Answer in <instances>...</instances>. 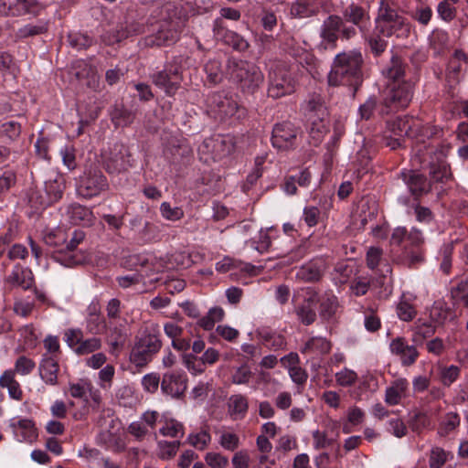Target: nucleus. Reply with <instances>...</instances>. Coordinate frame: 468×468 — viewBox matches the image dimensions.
I'll return each mask as SVG.
<instances>
[{
  "mask_svg": "<svg viewBox=\"0 0 468 468\" xmlns=\"http://www.w3.org/2000/svg\"><path fill=\"white\" fill-rule=\"evenodd\" d=\"M397 314L399 319L408 322L414 318L416 312L410 303L401 302L398 305Z\"/></svg>",
  "mask_w": 468,
  "mask_h": 468,
  "instance_id": "59",
  "label": "nucleus"
},
{
  "mask_svg": "<svg viewBox=\"0 0 468 468\" xmlns=\"http://www.w3.org/2000/svg\"><path fill=\"white\" fill-rule=\"evenodd\" d=\"M238 108V103L232 97L222 93L214 94L207 101V112L214 118L224 119L233 116Z\"/></svg>",
  "mask_w": 468,
  "mask_h": 468,
  "instance_id": "13",
  "label": "nucleus"
},
{
  "mask_svg": "<svg viewBox=\"0 0 468 468\" xmlns=\"http://www.w3.org/2000/svg\"><path fill=\"white\" fill-rule=\"evenodd\" d=\"M326 118L313 120L308 118L310 134L315 142L321 141L322 137L327 133Z\"/></svg>",
  "mask_w": 468,
  "mask_h": 468,
  "instance_id": "35",
  "label": "nucleus"
},
{
  "mask_svg": "<svg viewBox=\"0 0 468 468\" xmlns=\"http://www.w3.org/2000/svg\"><path fill=\"white\" fill-rule=\"evenodd\" d=\"M365 418L364 411L358 407H352L346 412V423L343 426L345 433L351 432L350 426L359 425L363 422Z\"/></svg>",
  "mask_w": 468,
  "mask_h": 468,
  "instance_id": "33",
  "label": "nucleus"
},
{
  "mask_svg": "<svg viewBox=\"0 0 468 468\" xmlns=\"http://www.w3.org/2000/svg\"><path fill=\"white\" fill-rule=\"evenodd\" d=\"M69 214L75 224L90 225L93 221L92 212L80 205H73L69 208Z\"/></svg>",
  "mask_w": 468,
  "mask_h": 468,
  "instance_id": "31",
  "label": "nucleus"
},
{
  "mask_svg": "<svg viewBox=\"0 0 468 468\" xmlns=\"http://www.w3.org/2000/svg\"><path fill=\"white\" fill-rule=\"evenodd\" d=\"M357 378L356 372L347 367L335 373V381L341 387H350L356 382Z\"/></svg>",
  "mask_w": 468,
  "mask_h": 468,
  "instance_id": "37",
  "label": "nucleus"
},
{
  "mask_svg": "<svg viewBox=\"0 0 468 468\" xmlns=\"http://www.w3.org/2000/svg\"><path fill=\"white\" fill-rule=\"evenodd\" d=\"M345 16L346 20L352 22L355 25H357L362 28L360 23H362L366 17V13L364 10L356 5H350L345 13Z\"/></svg>",
  "mask_w": 468,
  "mask_h": 468,
  "instance_id": "48",
  "label": "nucleus"
},
{
  "mask_svg": "<svg viewBox=\"0 0 468 468\" xmlns=\"http://www.w3.org/2000/svg\"><path fill=\"white\" fill-rule=\"evenodd\" d=\"M319 300L321 301L320 315L324 318L331 317L337 308L336 298L334 295H324Z\"/></svg>",
  "mask_w": 468,
  "mask_h": 468,
  "instance_id": "36",
  "label": "nucleus"
},
{
  "mask_svg": "<svg viewBox=\"0 0 468 468\" xmlns=\"http://www.w3.org/2000/svg\"><path fill=\"white\" fill-rule=\"evenodd\" d=\"M106 178L99 171H86L77 183V193L86 198L99 195L106 187Z\"/></svg>",
  "mask_w": 468,
  "mask_h": 468,
  "instance_id": "11",
  "label": "nucleus"
},
{
  "mask_svg": "<svg viewBox=\"0 0 468 468\" xmlns=\"http://www.w3.org/2000/svg\"><path fill=\"white\" fill-rule=\"evenodd\" d=\"M226 41L233 48L239 51L246 50L249 48V43L247 40L234 32L228 33Z\"/></svg>",
  "mask_w": 468,
  "mask_h": 468,
  "instance_id": "56",
  "label": "nucleus"
},
{
  "mask_svg": "<svg viewBox=\"0 0 468 468\" xmlns=\"http://www.w3.org/2000/svg\"><path fill=\"white\" fill-rule=\"evenodd\" d=\"M340 24L341 20L338 16H329L324 23L321 33L322 37L328 43H333L337 37Z\"/></svg>",
  "mask_w": 468,
  "mask_h": 468,
  "instance_id": "32",
  "label": "nucleus"
},
{
  "mask_svg": "<svg viewBox=\"0 0 468 468\" xmlns=\"http://www.w3.org/2000/svg\"><path fill=\"white\" fill-rule=\"evenodd\" d=\"M324 264L322 261H312L302 266L296 272V277L304 282H314L320 279Z\"/></svg>",
  "mask_w": 468,
  "mask_h": 468,
  "instance_id": "27",
  "label": "nucleus"
},
{
  "mask_svg": "<svg viewBox=\"0 0 468 468\" xmlns=\"http://www.w3.org/2000/svg\"><path fill=\"white\" fill-rule=\"evenodd\" d=\"M161 388L164 393L173 398H179L186 389V378L182 374H165L161 383Z\"/></svg>",
  "mask_w": 468,
  "mask_h": 468,
  "instance_id": "16",
  "label": "nucleus"
},
{
  "mask_svg": "<svg viewBox=\"0 0 468 468\" xmlns=\"http://www.w3.org/2000/svg\"><path fill=\"white\" fill-rule=\"evenodd\" d=\"M82 331L80 329H69L65 332V341L74 350L82 341Z\"/></svg>",
  "mask_w": 468,
  "mask_h": 468,
  "instance_id": "61",
  "label": "nucleus"
},
{
  "mask_svg": "<svg viewBox=\"0 0 468 468\" xmlns=\"http://www.w3.org/2000/svg\"><path fill=\"white\" fill-rule=\"evenodd\" d=\"M382 72L388 80L385 90L386 103L394 109L406 107L412 98V86L409 82L400 80L403 75L400 60L398 58H393L390 66L384 69Z\"/></svg>",
  "mask_w": 468,
  "mask_h": 468,
  "instance_id": "3",
  "label": "nucleus"
},
{
  "mask_svg": "<svg viewBox=\"0 0 468 468\" xmlns=\"http://www.w3.org/2000/svg\"><path fill=\"white\" fill-rule=\"evenodd\" d=\"M160 212L164 218L172 221L180 219L184 215L183 210L180 207H173L168 202H163L161 204Z\"/></svg>",
  "mask_w": 468,
  "mask_h": 468,
  "instance_id": "44",
  "label": "nucleus"
},
{
  "mask_svg": "<svg viewBox=\"0 0 468 468\" xmlns=\"http://www.w3.org/2000/svg\"><path fill=\"white\" fill-rule=\"evenodd\" d=\"M21 340L27 348L36 346L37 343V335L31 324H27L19 330Z\"/></svg>",
  "mask_w": 468,
  "mask_h": 468,
  "instance_id": "42",
  "label": "nucleus"
},
{
  "mask_svg": "<svg viewBox=\"0 0 468 468\" xmlns=\"http://www.w3.org/2000/svg\"><path fill=\"white\" fill-rule=\"evenodd\" d=\"M456 4H450V2L441 1L437 6V12L441 19L445 21H451L455 16V5Z\"/></svg>",
  "mask_w": 468,
  "mask_h": 468,
  "instance_id": "50",
  "label": "nucleus"
},
{
  "mask_svg": "<svg viewBox=\"0 0 468 468\" xmlns=\"http://www.w3.org/2000/svg\"><path fill=\"white\" fill-rule=\"evenodd\" d=\"M361 64L362 55L357 50L338 54L328 74L329 84L346 85L356 89L361 82Z\"/></svg>",
  "mask_w": 468,
  "mask_h": 468,
  "instance_id": "2",
  "label": "nucleus"
},
{
  "mask_svg": "<svg viewBox=\"0 0 468 468\" xmlns=\"http://www.w3.org/2000/svg\"><path fill=\"white\" fill-rule=\"evenodd\" d=\"M376 30L382 37L406 38L410 34V25L406 18L399 15L395 10L384 5L381 2L378 16L376 20Z\"/></svg>",
  "mask_w": 468,
  "mask_h": 468,
  "instance_id": "4",
  "label": "nucleus"
},
{
  "mask_svg": "<svg viewBox=\"0 0 468 468\" xmlns=\"http://www.w3.org/2000/svg\"><path fill=\"white\" fill-rule=\"evenodd\" d=\"M388 431L398 438H401L407 433V427L400 419H392L388 421Z\"/></svg>",
  "mask_w": 468,
  "mask_h": 468,
  "instance_id": "60",
  "label": "nucleus"
},
{
  "mask_svg": "<svg viewBox=\"0 0 468 468\" xmlns=\"http://www.w3.org/2000/svg\"><path fill=\"white\" fill-rule=\"evenodd\" d=\"M35 367V362L26 356H20L15 366V370L22 376L29 374Z\"/></svg>",
  "mask_w": 468,
  "mask_h": 468,
  "instance_id": "55",
  "label": "nucleus"
},
{
  "mask_svg": "<svg viewBox=\"0 0 468 468\" xmlns=\"http://www.w3.org/2000/svg\"><path fill=\"white\" fill-rule=\"evenodd\" d=\"M218 444L225 450L233 452L239 448V434L229 427H221L216 431Z\"/></svg>",
  "mask_w": 468,
  "mask_h": 468,
  "instance_id": "23",
  "label": "nucleus"
},
{
  "mask_svg": "<svg viewBox=\"0 0 468 468\" xmlns=\"http://www.w3.org/2000/svg\"><path fill=\"white\" fill-rule=\"evenodd\" d=\"M101 346V339L98 337H91L82 340L80 345L75 347V352L79 355H86L100 349Z\"/></svg>",
  "mask_w": 468,
  "mask_h": 468,
  "instance_id": "40",
  "label": "nucleus"
},
{
  "mask_svg": "<svg viewBox=\"0 0 468 468\" xmlns=\"http://www.w3.org/2000/svg\"><path fill=\"white\" fill-rule=\"evenodd\" d=\"M249 408L248 399L244 395L235 394L228 401V413L234 420L243 419Z\"/></svg>",
  "mask_w": 468,
  "mask_h": 468,
  "instance_id": "24",
  "label": "nucleus"
},
{
  "mask_svg": "<svg viewBox=\"0 0 468 468\" xmlns=\"http://www.w3.org/2000/svg\"><path fill=\"white\" fill-rule=\"evenodd\" d=\"M390 350L393 354L399 356L402 364H413L419 353L414 346L408 345L403 338H396L390 343Z\"/></svg>",
  "mask_w": 468,
  "mask_h": 468,
  "instance_id": "19",
  "label": "nucleus"
},
{
  "mask_svg": "<svg viewBox=\"0 0 468 468\" xmlns=\"http://www.w3.org/2000/svg\"><path fill=\"white\" fill-rule=\"evenodd\" d=\"M235 147V140L231 135H214L206 138L198 146V155L207 164L219 161L229 155Z\"/></svg>",
  "mask_w": 468,
  "mask_h": 468,
  "instance_id": "5",
  "label": "nucleus"
},
{
  "mask_svg": "<svg viewBox=\"0 0 468 468\" xmlns=\"http://www.w3.org/2000/svg\"><path fill=\"white\" fill-rule=\"evenodd\" d=\"M114 373L115 369L112 365H107L100 370L99 378L101 381L100 385L101 388H106L107 387H110Z\"/></svg>",
  "mask_w": 468,
  "mask_h": 468,
  "instance_id": "62",
  "label": "nucleus"
},
{
  "mask_svg": "<svg viewBox=\"0 0 468 468\" xmlns=\"http://www.w3.org/2000/svg\"><path fill=\"white\" fill-rule=\"evenodd\" d=\"M435 146L429 144L428 146L418 145L414 149L416 158L420 159V164L425 166L431 165V174L436 181L447 180L450 177L448 166L444 164L443 158L446 155V149L441 147L439 151H434Z\"/></svg>",
  "mask_w": 468,
  "mask_h": 468,
  "instance_id": "6",
  "label": "nucleus"
},
{
  "mask_svg": "<svg viewBox=\"0 0 468 468\" xmlns=\"http://www.w3.org/2000/svg\"><path fill=\"white\" fill-rule=\"evenodd\" d=\"M431 318L436 324H443L447 320L453 319L452 314L443 307L441 303H436L431 310Z\"/></svg>",
  "mask_w": 468,
  "mask_h": 468,
  "instance_id": "41",
  "label": "nucleus"
},
{
  "mask_svg": "<svg viewBox=\"0 0 468 468\" xmlns=\"http://www.w3.org/2000/svg\"><path fill=\"white\" fill-rule=\"evenodd\" d=\"M331 349V344L324 337L311 338L302 348L303 353L326 354Z\"/></svg>",
  "mask_w": 468,
  "mask_h": 468,
  "instance_id": "30",
  "label": "nucleus"
},
{
  "mask_svg": "<svg viewBox=\"0 0 468 468\" xmlns=\"http://www.w3.org/2000/svg\"><path fill=\"white\" fill-rule=\"evenodd\" d=\"M251 378V371L247 366L239 367L232 374L231 379L234 384H247Z\"/></svg>",
  "mask_w": 468,
  "mask_h": 468,
  "instance_id": "52",
  "label": "nucleus"
},
{
  "mask_svg": "<svg viewBox=\"0 0 468 468\" xmlns=\"http://www.w3.org/2000/svg\"><path fill=\"white\" fill-rule=\"evenodd\" d=\"M157 20L151 24L152 34L147 37L149 45H171L178 39L183 20L171 4L163 6L156 14Z\"/></svg>",
  "mask_w": 468,
  "mask_h": 468,
  "instance_id": "1",
  "label": "nucleus"
},
{
  "mask_svg": "<svg viewBox=\"0 0 468 468\" xmlns=\"http://www.w3.org/2000/svg\"><path fill=\"white\" fill-rule=\"evenodd\" d=\"M295 83L287 69L276 68L271 73V83L268 93L272 98L292 93L294 90Z\"/></svg>",
  "mask_w": 468,
  "mask_h": 468,
  "instance_id": "12",
  "label": "nucleus"
},
{
  "mask_svg": "<svg viewBox=\"0 0 468 468\" xmlns=\"http://www.w3.org/2000/svg\"><path fill=\"white\" fill-rule=\"evenodd\" d=\"M403 179L414 195H420L427 189L426 179L417 172L403 173Z\"/></svg>",
  "mask_w": 468,
  "mask_h": 468,
  "instance_id": "29",
  "label": "nucleus"
},
{
  "mask_svg": "<svg viewBox=\"0 0 468 468\" xmlns=\"http://www.w3.org/2000/svg\"><path fill=\"white\" fill-rule=\"evenodd\" d=\"M297 130L291 122L277 124L272 131V145L281 150L292 148L296 141Z\"/></svg>",
  "mask_w": 468,
  "mask_h": 468,
  "instance_id": "14",
  "label": "nucleus"
},
{
  "mask_svg": "<svg viewBox=\"0 0 468 468\" xmlns=\"http://www.w3.org/2000/svg\"><path fill=\"white\" fill-rule=\"evenodd\" d=\"M90 383L80 380L78 383H69V392L71 397L76 399H84L88 394V390L90 389Z\"/></svg>",
  "mask_w": 468,
  "mask_h": 468,
  "instance_id": "47",
  "label": "nucleus"
},
{
  "mask_svg": "<svg viewBox=\"0 0 468 468\" xmlns=\"http://www.w3.org/2000/svg\"><path fill=\"white\" fill-rule=\"evenodd\" d=\"M231 463L234 468H249L250 455L248 452L245 450H241L235 452V454L232 457Z\"/></svg>",
  "mask_w": 468,
  "mask_h": 468,
  "instance_id": "63",
  "label": "nucleus"
},
{
  "mask_svg": "<svg viewBox=\"0 0 468 468\" xmlns=\"http://www.w3.org/2000/svg\"><path fill=\"white\" fill-rule=\"evenodd\" d=\"M410 394L409 381L404 378H396L386 388L385 402L388 405L395 406L399 404Z\"/></svg>",
  "mask_w": 468,
  "mask_h": 468,
  "instance_id": "15",
  "label": "nucleus"
},
{
  "mask_svg": "<svg viewBox=\"0 0 468 468\" xmlns=\"http://www.w3.org/2000/svg\"><path fill=\"white\" fill-rule=\"evenodd\" d=\"M65 189V178L57 171H51L44 183V193L35 192L29 197V202L37 209L44 208L62 197Z\"/></svg>",
  "mask_w": 468,
  "mask_h": 468,
  "instance_id": "7",
  "label": "nucleus"
},
{
  "mask_svg": "<svg viewBox=\"0 0 468 468\" xmlns=\"http://www.w3.org/2000/svg\"><path fill=\"white\" fill-rule=\"evenodd\" d=\"M228 70L230 78L239 82L244 89L253 90L263 80L260 69L246 61L229 60Z\"/></svg>",
  "mask_w": 468,
  "mask_h": 468,
  "instance_id": "9",
  "label": "nucleus"
},
{
  "mask_svg": "<svg viewBox=\"0 0 468 468\" xmlns=\"http://www.w3.org/2000/svg\"><path fill=\"white\" fill-rule=\"evenodd\" d=\"M211 436L207 431H201L197 433L188 436L189 443L197 450H204L209 444Z\"/></svg>",
  "mask_w": 468,
  "mask_h": 468,
  "instance_id": "43",
  "label": "nucleus"
},
{
  "mask_svg": "<svg viewBox=\"0 0 468 468\" xmlns=\"http://www.w3.org/2000/svg\"><path fill=\"white\" fill-rule=\"evenodd\" d=\"M205 461L211 468H226L229 464L228 457L214 452H207L205 456Z\"/></svg>",
  "mask_w": 468,
  "mask_h": 468,
  "instance_id": "45",
  "label": "nucleus"
},
{
  "mask_svg": "<svg viewBox=\"0 0 468 468\" xmlns=\"http://www.w3.org/2000/svg\"><path fill=\"white\" fill-rule=\"evenodd\" d=\"M180 76L176 69H165L159 72L154 77V83L162 88L167 94H173L179 83H180Z\"/></svg>",
  "mask_w": 468,
  "mask_h": 468,
  "instance_id": "21",
  "label": "nucleus"
},
{
  "mask_svg": "<svg viewBox=\"0 0 468 468\" xmlns=\"http://www.w3.org/2000/svg\"><path fill=\"white\" fill-rule=\"evenodd\" d=\"M6 281L13 286L27 290L33 285L34 277L29 269L16 266Z\"/></svg>",
  "mask_w": 468,
  "mask_h": 468,
  "instance_id": "22",
  "label": "nucleus"
},
{
  "mask_svg": "<svg viewBox=\"0 0 468 468\" xmlns=\"http://www.w3.org/2000/svg\"><path fill=\"white\" fill-rule=\"evenodd\" d=\"M436 331V327L431 323L422 322L420 319L418 320L415 327V335L413 341L422 342L425 338L431 336Z\"/></svg>",
  "mask_w": 468,
  "mask_h": 468,
  "instance_id": "34",
  "label": "nucleus"
},
{
  "mask_svg": "<svg viewBox=\"0 0 468 468\" xmlns=\"http://www.w3.org/2000/svg\"><path fill=\"white\" fill-rule=\"evenodd\" d=\"M388 129L394 136L403 135L420 137L419 141L424 143V138L434 137L441 131L436 127H426L419 120L408 117H398L388 122Z\"/></svg>",
  "mask_w": 468,
  "mask_h": 468,
  "instance_id": "8",
  "label": "nucleus"
},
{
  "mask_svg": "<svg viewBox=\"0 0 468 468\" xmlns=\"http://www.w3.org/2000/svg\"><path fill=\"white\" fill-rule=\"evenodd\" d=\"M37 3L34 0H16L14 6L6 7L5 3L0 2V14L20 16L22 14L30 13L37 14Z\"/></svg>",
  "mask_w": 468,
  "mask_h": 468,
  "instance_id": "25",
  "label": "nucleus"
},
{
  "mask_svg": "<svg viewBox=\"0 0 468 468\" xmlns=\"http://www.w3.org/2000/svg\"><path fill=\"white\" fill-rule=\"evenodd\" d=\"M161 341L154 334H149L140 338L132 350L130 360L137 367L146 365L153 355L161 348Z\"/></svg>",
  "mask_w": 468,
  "mask_h": 468,
  "instance_id": "10",
  "label": "nucleus"
},
{
  "mask_svg": "<svg viewBox=\"0 0 468 468\" xmlns=\"http://www.w3.org/2000/svg\"><path fill=\"white\" fill-rule=\"evenodd\" d=\"M271 244L270 237L268 236L267 232L261 231L259 235V240L255 241L252 240L250 242V246L254 248L259 252L262 253L268 250Z\"/></svg>",
  "mask_w": 468,
  "mask_h": 468,
  "instance_id": "64",
  "label": "nucleus"
},
{
  "mask_svg": "<svg viewBox=\"0 0 468 468\" xmlns=\"http://www.w3.org/2000/svg\"><path fill=\"white\" fill-rule=\"evenodd\" d=\"M179 448V441H158V456L161 459H170L174 457Z\"/></svg>",
  "mask_w": 468,
  "mask_h": 468,
  "instance_id": "38",
  "label": "nucleus"
},
{
  "mask_svg": "<svg viewBox=\"0 0 468 468\" xmlns=\"http://www.w3.org/2000/svg\"><path fill=\"white\" fill-rule=\"evenodd\" d=\"M69 41L70 46L78 49L86 48L92 43V39L84 34H70L69 35Z\"/></svg>",
  "mask_w": 468,
  "mask_h": 468,
  "instance_id": "54",
  "label": "nucleus"
},
{
  "mask_svg": "<svg viewBox=\"0 0 468 468\" xmlns=\"http://www.w3.org/2000/svg\"><path fill=\"white\" fill-rule=\"evenodd\" d=\"M12 427L14 429H21V430L25 431V432H26L25 437L31 438L36 435L34 423L31 420L23 419V420H13Z\"/></svg>",
  "mask_w": 468,
  "mask_h": 468,
  "instance_id": "57",
  "label": "nucleus"
},
{
  "mask_svg": "<svg viewBox=\"0 0 468 468\" xmlns=\"http://www.w3.org/2000/svg\"><path fill=\"white\" fill-rule=\"evenodd\" d=\"M20 125L15 121H7L0 125V135L14 140L20 134Z\"/></svg>",
  "mask_w": 468,
  "mask_h": 468,
  "instance_id": "46",
  "label": "nucleus"
},
{
  "mask_svg": "<svg viewBox=\"0 0 468 468\" xmlns=\"http://www.w3.org/2000/svg\"><path fill=\"white\" fill-rule=\"evenodd\" d=\"M125 337L126 334L124 332H119L118 337H115L114 334H110L108 335V344L112 354L116 355L117 351L123 346Z\"/></svg>",
  "mask_w": 468,
  "mask_h": 468,
  "instance_id": "58",
  "label": "nucleus"
},
{
  "mask_svg": "<svg viewBox=\"0 0 468 468\" xmlns=\"http://www.w3.org/2000/svg\"><path fill=\"white\" fill-rule=\"evenodd\" d=\"M303 111L307 119L320 120L327 117V110L324 101L317 93L308 96L303 105Z\"/></svg>",
  "mask_w": 468,
  "mask_h": 468,
  "instance_id": "18",
  "label": "nucleus"
},
{
  "mask_svg": "<svg viewBox=\"0 0 468 468\" xmlns=\"http://www.w3.org/2000/svg\"><path fill=\"white\" fill-rule=\"evenodd\" d=\"M382 250L378 247H370L367 252V265L368 268L374 270L378 266L382 261Z\"/></svg>",
  "mask_w": 468,
  "mask_h": 468,
  "instance_id": "53",
  "label": "nucleus"
},
{
  "mask_svg": "<svg viewBox=\"0 0 468 468\" xmlns=\"http://www.w3.org/2000/svg\"><path fill=\"white\" fill-rule=\"evenodd\" d=\"M320 5V0H298L292 5L291 14L295 17H308L316 13Z\"/></svg>",
  "mask_w": 468,
  "mask_h": 468,
  "instance_id": "26",
  "label": "nucleus"
},
{
  "mask_svg": "<svg viewBox=\"0 0 468 468\" xmlns=\"http://www.w3.org/2000/svg\"><path fill=\"white\" fill-rule=\"evenodd\" d=\"M86 328L90 334H101L104 331L106 324L102 317L100 316H88Z\"/></svg>",
  "mask_w": 468,
  "mask_h": 468,
  "instance_id": "51",
  "label": "nucleus"
},
{
  "mask_svg": "<svg viewBox=\"0 0 468 468\" xmlns=\"http://www.w3.org/2000/svg\"><path fill=\"white\" fill-rule=\"evenodd\" d=\"M58 370L59 366L56 356L44 355L39 365V376L41 379L48 385H57Z\"/></svg>",
  "mask_w": 468,
  "mask_h": 468,
  "instance_id": "17",
  "label": "nucleus"
},
{
  "mask_svg": "<svg viewBox=\"0 0 468 468\" xmlns=\"http://www.w3.org/2000/svg\"><path fill=\"white\" fill-rule=\"evenodd\" d=\"M59 154L62 158L63 165L69 170L76 168L75 148L73 146H64L60 149Z\"/></svg>",
  "mask_w": 468,
  "mask_h": 468,
  "instance_id": "49",
  "label": "nucleus"
},
{
  "mask_svg": "<svg viewBox=\"0 0 468 468\" xmlns=\"http://www.w3.org/2000/svg\"><path fill=\"white\" fill-rule=\"evenodd\" d=\"M161 422L163 425L160 428L159 432L163 436L171 438H178L183 436L184 427L181 422L176 420L173 418H169L166 414L163 415Z\"/></svg>",
  "mask_w": 468,
  "mask_h": 468,
  "instance_id": "28",
  "label": "nucleus"
},
{
  "mask_svg": "<svg viewBox=\"0 0 468 468\" xmlns=\"http://www.w3.org/2000/svg\"><path fill=\"white\" fill-rule=\"evenodd\" d=\"M450 453L445 452L440 447H434L431 451L430 455V467L431 468H441L448 461Z\"/></svg>",
  "mask_w": 468,
  "mask_h": 468,
  "instance_id": "39",
  "label": "nucleus"
},
{
  "mask_svg": "<svg viewBox=\"0 0 468 468\" xmlns=\"http://www.w3.org/2000/svg\"><path fill=\"white\" fill-rule=\"evenodd\" d=\"M318 301L317 293L311 288H308L304 296V303L297 310L299 319L305 324L314 322L316 314L314 305Z\"/></svg>",
  "mask_w": 468,
  "mask_h": 468,
  "instance_id": "20",
  "label": "nucleus"
}]
</instances>
